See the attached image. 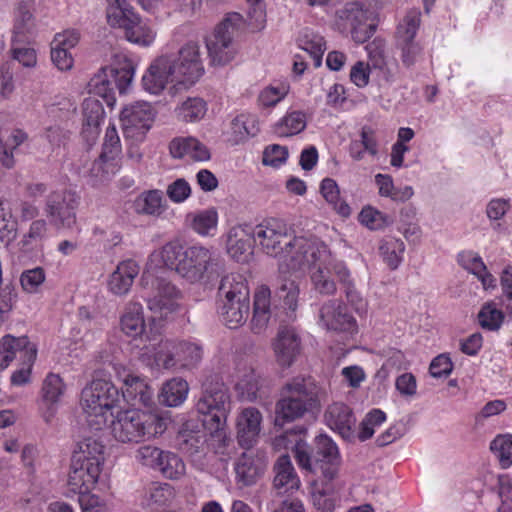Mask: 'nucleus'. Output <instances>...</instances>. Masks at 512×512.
I'll return each instance as SVG.
<instances>
[{
    "mask_svg": "<svg viewBox=\"0 0 512 512\" xmlns=\"http://www.w3.org/2000/svg\"><path fill=\"white\" fill-rule=\"evenodd\" d=\"M212 258H150L141 277L145 288H151L148 298L149 309L161 319H167L179 306L180 291L165 277L168 268L175 271L191 283L206 278L209 281L216 273Z\"/></svg>",
    "mask_w": 512,
    "mask_h": 512,
    "instance_id": "1",
    "label": "nucleus"
},
{
    "mask_svg": "<svg viewBox=\"0 0 512 512\" xmlns=\"http://www.w3.org/2000/svg\"><path fill=\"white\" fill-rule=\"evenodd\" d=\"M295 460L305 477L311 481V500L318 512H334L339 502L334 480L341 466L337 444L326 434L315 438V451L310 453L304 443L295 449Z\"/></svg>",
    "mask_w": 512,
    "mask_h": 512,
    "instance_id": "2",
    "label": "nucleus"
},
{
    "mask_svg": "<svg viewBox=\"0 0 512 512\" xmlns=\"http://www.w3.org/2000/svg\"><path fill=\"white\" fill-rule=\"evenodd\" d=\"M205 68L198 42L188 41L177 53L154 59L142 76V86L150 94H160L168 84L190 88L204 75Z\"/></svg>",
    "mask_w": 512,
    "mask_h": 512,
    "instance_id": "3",
    "label": "nucleus"
},
{
    "mask_svg": "<svg viewBox=\"0 0 512 512\" xmlns=\"http://www.w3.org/2000/svg\"><path fill=\"white\" fill-rule=\"evenodd\" d=\"M298 258H285L279 265L280 285L275 289L274 296L267 285H260L256 288L253 297V315L251 329L254 333H261L267 326L270 317L284 314L288 319L295 318L298 308L299 287L290 272V268L296 265Z\"/></svg>",
    "mask_w": 512,
    "mask_h": 512,
    "instance_id": "4",
    "label": "nucleus"
},
{
    "mask_svg": "<svg viewBox=\"0 0 512 512\" xmlns=\"http://www.w3.org/2000/svg\"><path fill=\"white\" fill-rule=\"evenodd\" d=\"M283 220L268 218L253 228L256 252L269 256L295 254L298 256H317L325 253V246L316 240L305 237H291Z\"/></svg>",
    "mask_w": 512,
    "mask_h": 512,
    "instance_id": "5",
    "label": "nucleus"
},
{
    "mask_svg": "<svg viewBox=\"0 0 512 512\" xmlns=\"http://www.w3.org/2000/svg\"><path fill=\"white\" fill-rule=\"evenodd\" d=\"M202 389L196 410L203 415V427L210 434L211 440L219 443V448L227 446L229 438L226 421L230 411L228 388L218 376H210L203 383Z\"/></svg>",
    "mask_w": 512,
    "mask_h": 512,
    "instance_id": "6",
    "label": "nucleus"
},
{
    "mask_svg": "<svg viewBox=\"0 0 512 512\" xmlns=\"http://www.w3.org/2000/svg\"><path fill=\"white\" fill-rule=\"evenodd\" d=\"M107 423L111 435L121 443H139L162 435L167 429V419L158 413L132 408L110 413Z\"/></svg>",
    "mask_w": 512,
    "mask_h": 512,
    "instance_id": "7",
    "label": "nucleus"
},
{
    "mask_svg": "<svg viewBox=\"0 0 512 512\" xmlns=\"http://www.w3.org/2000/svg\"><path fill=\"white\" fill-rule=\"evenodd\" d=\"M137 64L125 53L118 52L111 57L110 64L101 68L89 82V91L105 100L107 105L115 104V89L125 93L132 83Z\"/></svg>",
    "mask_w": 512,
    "mask_h": 512,
    "instance_id": "8",
    "label": "nucleus"
},
{
    "mask_svg": "<svg viewBox=\"0 0 512 512\" xmlns=\"http://www.w3.org/2000/svg\"><path fill=\"white\" fill-rule=\"evenodd\" d=\"M140 357L148 366L158 369L177 367L191 369L201 362L203 348L198 342L161 339L156 345H153L151 354L145 351L141 353Z\"/></svg>",
    "mask_w": 512,
    "mask_h": 512,
    "instance_id": "9",
    "label": "nucleus"
},
{
    "mask_svg": "<svg viewBox=\"0 0 512 512\" xmlns=\"http://www.w3.org/2000/svg\"><path fill=\"white\" fill-rule=\"evenodd\" d=\"M82 406L89 426L101 430L108 423V416L120 401L119 390L108 380L94 379L81 393Z\"/></svg>",
    "mask_w": 512,
    "mask_h": 512,
    "instance_id": "10",
    "label": "nucleus"
},
{
    "mask_svg": "<svg viewBox=\"0 0 512 512\" xmlns=\"http://www.w3.org/2000/svg\"><path fill=\"white\" fill-rule=\"evenodd\" d=\"M317 268L311 273V280L315 289L326 295H332L336 292V284L331 279L335 275L343 287L348 302L353 306H359L363 303L361 293L356 289L350 271L342 261L335 258H329L326 263H315Z\"/></svg>",
    "mask_w": 512,
    "mask_h": 512,
    "instance_id": "11",
    "label": "nucleus"
},
{
    "mask_svg": "<svg viewBox=\"0 0 512 512\" xmlns=\"http://www.w3.org/2000/svg\"><path fill=\"white\" fill-rule=\"evenodd\" d=\"M244 18L237 12L227 14L216 27L214 33L206 40V48L212 65L224 66L237 54L234 37L243 27Z\"/></svg>",
    "mask_w": 512,
    "mask_h": 512,
    "instance_id": "12",
    "label": "nucleus"
},
{
    "mask_svg": "<svg viewBox=\"0 0 512 512\" xmlns=\"http://www.w3.org/2000/svg\"><path fill=\"white\" fill-rule=\"evenodd\" d=\"M377 24L375 12L360 2H350L339 9L334 22L340 32L349 30L357 43L369 40L375 33Z\"/></svg>",
    "mask_w": 512,
    "mask_h": 512,
    "instance_id": "13",
    "label": "nucleus"
},
{
    "mask_svg": "<svg viewBox=\"0 0 512 512\" xmlns=\"http://www.w3.org/2000/svg\"><path fill=\"white\" fill-rule=\"evenodd\" d=\"M78 205V195L70 190L62 189L47 196L44 213L55 228L70 229L76 224Z\"/></svg>",
    "mask_w": 512,
    "mask_h": 512,
    "instance_id": "14",
    "label": "nucleus"
},
{
    "mask_svg": "<svg viewBox=\"0 0 512 512\" xmlns=\"http://www.w3.org/2000/svg\"><path fill=\"white\" fill-rule=\"evenodd\" d=\"M155 116L156 112L148 102L136 101L126 105L120 114L125 138L135 142L143 141L154 123Z\"/></svg>",
    "mask_w": 512,
    "mask_h": 512,
    "instance_id": "15",
    "label": "nucleus"
},
{
    "mask_svg": "<svg viewBox=\"0 0 512 512\" xmlns=\"http://www.w3.org/2000/svg\"><path fill=\"white\" fill-rule=\"evenodd\" d=\"M366 50L374 81L380 88L390 86L396 79L398 65L394 59L386 56L384 41L375 39L366 46Z\"/></svg>",
    "mask_w": 512,
    "mask_h": 512,
    "instance_id": "16",
    "label": "nucleus"
},
{
    "mask_svg": "<svg viewBox=\"0 0 512 512\" xmlns=\"http://www.w3.org/2000/svg\"><path fill=\"white\" fill-rule=\"evenodd\" d=\"M267 467V455L262 450L243 452L235 463L237 483L242 486L254 485L264 474Z\"/></svg>",
    "mask_w": 512,
    "mask_h": 512,
    "instance_id": "17",
    "label": "nucleus"
},
{
    "mask_svg": "<svg viewBox=\"0 0 512 512\" xmlns=\"http://www.w3.org/2000/svg\"><path fill=\"white\" fill-rule=\"evenodd\" d=\"M320 320L328 330L355 334L357 321L349 313L347 306L338 300H330L320 308Z\"/></svg>",
    "mask_w": 512,
    "mask_h": 512,
    "instance_id": "18",
    "label": "nucleus"
},
{
    "mask_svg": "<svg viewBox=\"0 0 512 512\" xmlns=\"http://www.w3.org/2000/svg\"><path fill=\"white\" fill-rule=\"evenodd\" d=\"M100 468L96 464L85 465L80 463L79 457L71 459L70 470L68 474L67 486L70 492L80 496L91 494L95 488L99 476Z\"/></svg>",
    "mask_w": 512,
    "mask_h": 512,
    "instance_id": "19",
    "label": "nucleus"
},
{
    "mask_svg": "<svg viewBox=\"0 0 512 512\" xmlns=\"http://www.w3.org/2000/svg\"><path fill=\"white\" fill-rule=\"evenodd\" d=\"M277 363L289 368L301 353V339L294 328L280 327L272 343Z\"/></svg>",
    "mask_w": 512,
    "mask_h": 512,
    "instance_id": "20",
    "label": "nucleus"
},
{
    "mask_svg": "<svg viewBox=\"0 0 512 512\" xmlns=\"http://www.w3.org/2000/svg\"><path fill=\"white\" fill-rule=\"evenodd\" d=\"M284 390L309 411L320 406L323 389L312 377H295L285 385Z\"/></svg>",
    "mask_w": 512,
    "mask_h": 512,
    "instance_id": "21",
    "label": "nucleus"
},
{
    "mask_svg": "<svg viewBox=\"0 0 512 512\" xmlns=\"http://www.w3.org/2000/svg\"><path fill=\"white\" fill-rule=\"evenodd\" d=\"M120 169V159L104 157V154L101 153L97 159L82 171V174L89 185L98 188L105 186Z\"/></svg>",
    "mask_w": 512,
    "mask_h": 512,
    "instance_id": "22",
    "label": "nucleus"
},
{
    "mask_svg": "<svg viewBox=\"0 0 512 512\" xmlns=\"http://www.w3.org/2000/svg\"><path fill=\"white\" fill-rule=\"evenodd\" d=\"M254 243L253 228L247 224L232 227L227 234L226 249L230 256H254L257 244Z\"/></svg>",
    "mask_w": 512,
    "mask_h": 512,
    "instance_id": "23",
    "label": "nucleus"
},
{
    "mask_svg": "<svg viewBox=\"0 0 512 512\" xmlns=\"http://www.w3.org/2000/svg\"><path fill=\"white\" fill-rule=\"evenodd\" d=\"M259 131L257 116L251 113H241L231 120L224 133L229 143L237 145L256 136Z\"/></svg>",
    "mask_w": 512,
    "mask_h": 512,
    "instance_id": "24",
    "label": "nucleus"
},
{
    "mask_svg": "<svg viewBox=\"0 0 512 512\" xmlns=\"http://www.w3.org/2000/svg\"><path fill=\"white\" fill-rule=\"evenodd\" d=\"M324 419L327 426L344 438L351 436L356 422L352 409L342 402L329 405L324 413Z\"/></svg>",
    "mask_w": 512,
    "mask_h": 512,
    "instance_id": "25",
    "label": "nucleus"
},
{
    "mask_svg": "<svg viewBox=\"0 0 512 512\" xmlns=\"http://www.w3.org/2000/svg\"><path fill=\"white\" fill-rule=\"evenodd\" d=\"M140 267L133 258L121 261L108 280V290L117 296L126 295L139 274Z\"/></svg>",
    "mask_w": 512,
    "mask_h": 512,
    "instance_id": "26",
    "label": "nucleus"
},
{
    "mask_svg": "<svg viewBox=\"0 0 512 512\" xmlns=\"http://www.w3.org/2000/svg\"><path fill=\"white\" fill-rule=\"evenodd\" d=\"M262 422L260 411L254 407L245 408L237 419V438L242 448L248 449L256 441Z\"/></svg>",
    "mask_w": 512,
    "mask_h": 512,
    "instance_id": "27",
    "label": "nucleus"
},
{
    "mask_svg": "<svg viewBox=\"0 0 512 512\" xmlns=\"http://www.w3.org/2000/svg\"><path fill=\"white\" fill-rule=\"evenodd\" d=\"M34 6L31 1H23L17 4L14 10L12 43L26 41L34 32L35 18Z\"/></svg>",
    "mask_w": 512,
    "mask_h": 512,
    "instance_id": "28",
    "label": "nucleus"
},
{
    "mask_svg": "<svg viewBox=\"0 0 512 512\" xmlns=\"http://www.w3.org/2000/svg\"><path fill=\"white\" fill-rule=\"evenodd\" d=\"M169 151L173 158L189 157L195 161L210 159L209 149L194 137H176L169 143Z\"/></svg>",
    "mask_w": 512,
    "mask_h": 512,
    "instance_id": "29",
    "label": "nucleus"
},
{
    "mask_svg": "<svg viewBox=\"0 0 512 512\" xmlns=\"http://www.w3.org/2000/svg\"><path fill=\"white\" fill-rule=\"evenodd\" d=\"M122 397L131 406L143 405L148 407L153 402V390L140 377L128 375L122 387Z\"/></svg>",
    "mask_w": 512,
    "mask_h": 512,
    "instance_id": "30",
    "label": "nucleus"
},
{
    "mask_svg": "<svg viewBox=\"0 0 512 512\" xmlns=\"http://www.w3.org/2000/svg\"><path fill=\"white\" fill-rule=\"evenodd\" d=\"M274 487L279 493H287L300 487V479L289 455H281L274 465Z\"/></svg>",
    "mask_w": 512,
    "mask_h": 512,
    "instance_id": "31",
    "label": "nucleus"
},
{
    "mask_svg": "<svg viewBox=\"0 0 512 512\" xmlns=\"http://www.w3.org/2000/svg\"><path fill=\"white\" fill-rule=\"evenodd\" d=\"M120 327L127 337L143 340L146 324L143 307L140 303L131 302L126 306L120 318Z\"/></svg>",
    "mask_w": 512,
    "mask_h": 512,
    "instance_id": "32",
    "label": "nucleus"
},
{
    "mask_svg": "<svg viewBox=\"0 0 512 512\" xmlns=\"http://www.w3.org/2000/svg\"><path fill=\"white\" fill-rule=\"evenodd\" d=\"M137 12L126 0H107L106 20L113 29L124 32L137 19Z\"/></svg>",
    "mask_w": 512,
    "mask_h": 512,
    "instance_id": "33",
    "label": "nucleus"
},
{
    "mask_svg": "<svg viewBox=\"0 0 512 512\" xmlns=\"http://www.w3.org/2000/svg\"><path fill=\"white\" fill-rule=\"evenodd\" d=\"M374 182L377 187L378 195L383 198H389L394 202H406L414 196L412 186L404 185L396 187L392 176L389 174H376L374 176Z\"/></svg>",
    "mask_w": 512,
    "mask_h": 512,
    "instance_id": "34",
    "label": "nucleus"
},
{
    "mask_svg": "<svg viewBox=\"0 0 512 512\" xmlns=\"http://www.w3.org/2000/svg\"><path fill=\"white\" fill-rule=\"evenodd\" d=\"M219 295L224 297V300H250L249 287L247 279L240 273H230L221 279L219 286Z\"/></svg>",
    "mask_w": 512,
    "mask_h": 512,
    "instance_id": "35",
    "label": "nucleus"
},
{
    "mask_svg": "<svg viewBox=\"0 0 512 512\" xmlns=\"http://www.w3.org/2000/svg\"><path fill=\"white\" fill-rule=\"evenodd\" d=\"M378 140L374 129L369 126H364L360 132V138L355 139L349 144V155L352 159L360 161L364 159L366 154L370 156H377L378 154Z\"/></svg>",
    "mask_w": 512,
    "mask_h": 512,
    "instance_id": "36",
    "label": "nucleus"
},
{
    "mask_svg": "<svg viewBox=\"0 0 512 512\" xmlns=\"http://www.w3.org/2000/svg\"><path fill=\"white\" fill-rule=\"evenodd\" d=\"M125 39L140 47H150L156 40L157 31L148 21H144L139 14L133 19L129 27L123 32Z\"/></svg>",
    "mask_w": 512,
    "mask_h": 512,
    "instance_id": "37",
    "label": "nucleus"
},
{
    "mask_svg": "<svg viewBox=\"0 0 512 512\" xmlns=\"http://www.w3.org/2000/svg\"><path fill=\"white\" fill-rule=\"evenodd\" d=\"M320 193L331 209L343 218L350 217L352 209L341 197L340 188L332 178H324L320 183Z\"/></svg>",
    "mask_w": 512,
    "mask_h": 512,
    "instance_id": "38",
    "label": "nucleus"
},
{
    "mask_svg": "<svg viewBox=\"0 0 512 512\" xmlns=\"http://www.w3.org/2000/svg\"><path fill=\"white\" fill-rule=\"evenodd\" d=\"M250 311V300H224L221 307V317L230 329H236L245 323Z\"/></svg>",
    "mask_w": 512,
    "mask_h": 512,
    "instance_id": "39",
    "label": "nucleus"
},
{
    "mask_svg": "<svg viewBox=\"0 0 512 512\" xmlns=\"http://www.w3.org/2000/svg\"><path fill=\"white\" fill-rule=\"evenodd\" d=\"M79 457L80 463L85 465L96 464L102 471L104 464V446L94 438H85L78 443V449L73 452L71 459Z\"/></svg>",
    "mask_w": 512,
    "mask_h": 512,
    "instance_id": "40",
    "label": "nucleus"
},
{
    "mask_svg": "<svg viewBox=\"0 0 512 512\" xmlns=\"http://www.w3.org/2000/svg\"><path fill=\"white\" fill-rule=\"evenodd\" d=\"M189 385L183 378H172L164 383L159 395L160 402L169 407L182 404L187 398Z\"/></svg>",
    "mask_w": 512,
    "mask_h": 512,
    "instance_id": "41",
    "label": "nucleus"
},
{
    "mask_svg": "<svg viewBox=\"0 0 512 512\" xmlns=\"http://www.w3.org/2000/svg\"><path fill=\"white\" fill-rule=\"evenodd\" d=\"M31 342L27 336L5 335L0 341V371L4 370Z\"/></svg>",
    "mask_w": 512,
    "mask_h": 512,
    "instance_id": "42",
    "label": "nucleus"
},
{
    "mask_svg": "<svg viewBox=\"0 0 512 512\" xmlns=\"http://www.w3.org/2000/svg\"><path fill=\"white\" fill-rule=\"evenodd\" d=\"M205 443H208L215 453L219 454H223L226 448V446L219 448V443L215 440L212 441L210 435L209 439H206L200 432H183L179 435V449L190 456L200 452Z\"/></svg>",
    "mask_w": 512,
    "mask_h": 512,
    "instance_id": "43",
    "label": "nucleus"
},
{
    "mask_svg": "<svg viewBox=\"0 0 512 512\" xmlns=\"http://www.w3.org/2000/svg\"><path fill=\"white\" fill-rule=\"evenodd\" d=\"M307 115L300 110H288L275 125V132L281 137H291L304 131Z\"/></svg>",
    "mask_w": 512,
    "mask_h": 512,
    "instance_id": "44",
    "label": "nucleus"
},
{
    "mask_svg": "<svg viewBox=\"0 0 512 512\" xmlns=\"http://www.w3.org/2000/svg\"><path fill=\"white\" fill-rule=\"evenodd\" d=\"M298 44L302 50L311 55L314 66L319 67L326 51V41L323 36L313 30L304 29L298 38Z\"/></svg>",
    "mask_w": 512,
    "mask_h": 512,
    "instance_id": "45",
    "label": "nucleus"
},
{
    "mask_svg": "<svg viewBox=\"0 0 512 512\" xmlns=\"http://www.w3.org/2000/svg\"><path fill=\"white\" fill-rule=\"evenodd\" d=\"M207 112V103L200 97H188L175 108V115L182 122H198Z\"/></svg>",
    "mask_w": 512,
    "mask_h": 512,
    "instance_id": "46",
    "label": "nucleus"
},
{
    "mask_svg": "<svg viewBox=\"0 0 512 512\" xmlns=\"http://www.w3.org/2000/svg\"><path fill=\"white\" fill-rule=\"evenodd\" d=\"M83 124L93 136L98 134V127L103 119L104 110L95 97H88L82 103Z\"/></svg>",
    "mask_w": 512,
    "mask_h": 512,
    "instance_id": "47",
    "label": "nucleus"
},
{
    "mask_svg": "<svg viewBox=\"0 0 512 512\" xmlns=\"http://www.w3.org/2000/svg\"><path fill=\"white\" fill-rule=\"evenodd\" d=\"M193 230L202 236H212L217 231L218 212L211 207L193 214L191 222Z\"/></svg>",
    "mask_w": 512,
    "mask_h": 512,
    "instance_id": "48",
    "label": "nucleus"
},
{
    "mask_svg": "<svg viewBox=\"0 0 512 512\" xmlns=\"http://www.w3.org/2000/svg\"><path fill=\"white\" fill-rule=\"evenodd\" d=\"M307 412L309 410L289 393L276 403V421L290 422L303 417Z\"/></svg>",
    "mask_w": 512,
    "mask_h": 512,
    "instance_id": "49",
    "label": "nucleus"
},
{
    "mask_svg": "<svg viewBox=\"0 0 512 512\" xmlns=\"http://www.w3.org/2000/svg\"><path fill=\"white\" fill-rule=\"evenodd\" d=\"M358 221L370 230H382L392 224V218L389 215L371 205L362 208Z\"/></svg>",
    "mask_w": 512,
    "mask_h": 512,
    "instance_id": "50",
    "label": "nucleus"
},
{
    "mask_svg": "<svg viewBox=\"0 0 512 512\" xmlns=\"http://www.w3.org/2000/svg\"><path fill=\"white\" fill-rule=\"evenodd\" d=\"M490 450L499 461L502 469L512 466V435L499 434L490 443Z\"/></svg>",
    "mask_w": 512,
    "mask_h": 512,
    "instance_id": "51",
    "label": "nucleus"
},
{
    "mask_svg": "<svg viewBox=\"0 0 512 512\" xmlns=\"http://www.w3.org/2000/svg\"><path fill=\"white\" fill-rule=\"evenodd\" d=\"M162 193L151 190L140 194L134 201L135 211L139 214L158 215L162 212Z\"/></svg>",
    "mask_w": 512,
    "mask_h": 512,
    "instance_id": "52",
    "label": "nucleus"
},
{
    "mask_svg": "<svg viewBox=\"0 0 512 512\" xmlns=\"http://www.w3.org/2000/svg\"><path fill=\"white\" fill-rule=\"evenodd\" d=\"M37 349L34 344L30 343L20 355L23 362V367L13 372L11 376V383L15 386H22L30 382L33 364L36 360Z\"/></svg>",
    "mask_w": 512,
    "mask_h": 512,
    "instance_id": "53",
    "label": "nucleus"
},
{
    "mask_svg": "<svg viewBox=\"0 0 512 512\" xmlns=\"http://www.w3.org/2000/svg\"><path fill=\"white\" fill-rule=\"evenodd\" d=\"M157 470L166 478L179 479L185 474V464L177 454L164 451Z\"/></svg>",
    "mask_w": 512,
    "mask_h": 512,
    "instance_id": "54",
    "label": "nucleus"
},
{
    "mask_svg": "<svg viewBox=\"0 0 512 512\" xmlns=\"http://www.w3.org/2000/svg\"><path fill=\"white\" fill-rule=\"evenodd\" d=\"M504 321V313L495 303L484 304L478 313L479 325L488 331H497Z\"/></svg>",
    "mask_w": 512,
    "mask_h": 512,
    "instance_id": "55",
    "label": "nucleus"
},
{
    "mask_svg": "<svg viewBox=\"0 0 512 512\" xmlns=\"http://www.w3.org/2000/svg\"><path fill=\"white\" fill-rule=\"evenodd\" d=\"M66 386L63 379L54 373H49L42 385V397L47 404H55L63 396Z\"/></svg>",
    "mask_w": 512,
    "mask_h": 512,
    "instance_id": "56",
    "label": "nucleus"
},
{
    "mask_svg": "<svg viewBox=\"0 0 512 512\" xmlns=\"http://www.w3.org/2000/svg\"><path fill=\"white\" fill-rule=\"evenodd\" d=\"M306 433V428L300 427L298 431H286L282 433L281 435L276 436L272 440V447L276 451H280L282 449L288 450L291 449L293 453L295 454V449L297 444L304 443L305 445L309 446L305 440L302 438V434ZM310 448V447H308ZM310 453H313L315 451V447L311 450L309 449Z\"/></svg>",
    "mask_w": 512,
    "mask_h": 512,
    "instance_id": "57",
    "label": "nucleus"
},
{
    "mask_svg": "<svg viewBox=\"0 0 512 512\" xmlns=\"http://www.w3.org/2000/svg\"><path fill=\"white\" fill-rule=\"evenodd\" d=\"M421 13L418 10L409 11L397 28V42L414 40L420 25Z\"/></svg>",
    "mask_w": 512,
    "mask_h": 512,
    "instance_id": "58",
    "label": "nucleus"
},
{
    "mask_svg": "<svg viewBox=\"0 0 512 512\" xmlns=\"http://www.w3.org/2000/svg\"><path fill=\"white\" fill-rule=\"evenodd\" d=\"M288 92L289 87L286 84L269 85L260 91L258 104L262 108L274 107L287 96Z\"/></svg>",
    "mask_w": 512,
    "mask_h": 512,
    "instance_id": "59",
    "label": "nucleus"
},
{
    "mask_svg": "<svg viewBox=\"0 0 512 512\" xmlns=\"http://www.w3.org/2000/svg\"><path fill=\"white\" fill-rule=\"evenodd\" d=\"M207 253L208 251L203 246H186L180 239H175L162 248V256H205Z\"/></svg>",
    "mask_w": 512,
    "mask_h": 512,
    "instance_id": "60",
    "label": "nucleus"
},
{
    "mask_svg": "<svg viewBox=\"0 0 512 512\" xmlns=\"http://www.w3.org/2000/svg\"><path fill=\"white\" fill-rule=\"evenodd\" d=\"M45 281V272L42 268L37 267L22 272L20 283L22 289L30 294L39 292L41 285Z\"/></svg>",
    "mask_w": 512,
    "mask_h": 512,
    "instance_id": "61",
    "label": "nucleus"
},
{
    "mask_svg": "<svg viewBox=\"0 0 512 512\" xmlns=\"http://www.w3.org/2000/svg\"><path fill=\"white\" fill-rule=\"evenodd\" d=\"M397 43L401 49V59L405 66L410 67L422 59L423 49L418 42L410 40Z\"/></svg>",
    "mask_w": 512,
    "mask_h": 512,
    "instance_id": "62",
    "label": "nucleus"
},
{
    "mask_svg": "<svg viewBox=\"0 0 512 512\" xmlns=\"http://www.w3.org/2000/svg\"><path fill=\"white\" fill-rule=\"evenodd\" d=\"M101 153L104 154V157L121 160L120 138L115 126L107 127Z\"/></svg>",
    "mask_w": 512,
    "mask_h": 512,
    "instance_id": "63",
    "label": "nucleus"
},
{
    "mask_svg": "<svg viewBox=\"0 0 512 512\" xmlns=\"http://www.w3.org/2000/svg\"><path fill=\"white\" fill-rule=\"evenodd\" d=\"M287 158V147L278 144H272L265 148L262 162L266 166L278 168L286 162Z\"/></svg>",
    "mask_w": 512,
    "mask_h": 512,
    "instance_id": "64",
    "label": "nucleus"
}]
</instances>
